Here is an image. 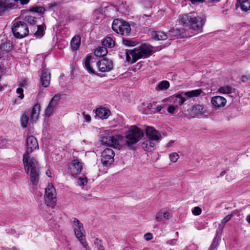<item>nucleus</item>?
<instances>
[{
  "instance_id": "7c9ffc66",
  "label": "nucleus",
  "mask_w": 250,
  "mask_h": 250,
  "mask_svg": "<svg viewBox=\"0 0 250 250\" xmlns=\"http://www.w3.org/2000/svg\"><path fill=\"white\" fill-rule=\"evenodd\" d=\"M107 53V50L106 47L101 46L97 48L94 52L96 56L101 57L105 56Z\"/></svg>"
},
{
  "instance_id": "8fccbe9b",
  "label": "nucleus",
  "mask_w": 250,
  "mask_h": 250,
  "mask_svg": "<svg viewBox=\"0 0 250 250\" xmlns=\"http://www.w3.org/2000/svg\"><path fill=\"white\" fill-rule=\"evenodd\" d=\"M19 1L21 5H25L29 2L30 0H16L17 5H19Z\"/></svg>"
},
{
  "instance_id": "c756f323",
  "label": "nucleus",
  "mask_w": 250,
  "mask_h": 250,
  "mask_svg": "<svg viewBox=\"0 0 250 250\" xmlns=\"http://www.w3.org/2000/svg\"><path fill=\"white\" fill-rule=\"evenodd\" d=\"M169 86V83L167 81L163 80L158 83L155 89L158 91H164L167 90Z\"/></svg>"
},
{
  "instance_id": "ddd939ff",
  "label": "nucleus",
  "mask_w": 250,
  "mask_h": 250,
  "mask_svg": "<svg viewBox=\"0 0 250 250\" xmlns=\"http://www.w3.org/2000/svg\"><path fill=\"white\" fill-rule=\"evenodd\" d=\"M96 64L99 70L102 72H109L113 68L112 61L107 59H104L99 61Z\"/></svg>"
},
{
  "instance_id": "f3484780",
  "label": "nucleus",
  "mask_w": 250,
  "mask_h": 250,
  "mask_svg": "<svg viewBox=\"0 0 250 250\" xmlns=\"http://www.w3.org/2000/svg\"><path fill=\"white\" fill-rule=\"evenodd\" d=\"M211 103L215 107H223L226 104L227 100L223 97L216 96L211 98Z\"/></svg>"
},
{
  "instance_id": "5701e85b",
  "label": "nucleus",
  "mask_w": 250,
  "mask_h": 250,
  "mask_svg": "<svg viewBox=\"0 0 250 250\" xmlns=\"http://www.w3.org/2000/svg\"><path fill=\"white\" fill-rule=\"evenodd\" d=\"M236 89L229 85H225L220 87L218 89V92L219 93L223 94H230L235 93Z\"/></svg>"
},
{
  "instance_id": "052dcab7",
  "label": "nucleus",
  "mask_w": 250,
  "mask_h": 250,
  "mask_svg": "<svg viewBox=\"0 0 250 250\" xmlns=\"http://www.w3.org/2000/svg\"><path fill=\"white\" fill-rule=\"evenodd\" d=\"M46 175L49 177H51L52 176H51V171L47 169L46 171V172H45Z\"/></svg>"
},
{
  "instance_id": "6e6d98bb",
  "label": "nucleus",
  "mask_w": 250,
  "mask_h": 250,
  "mask_svg": "<svg viewBox=\"0 0 250 250\" xmlns=\"http://www.w3.org/2000/svg\"><path fill=\"white\" fill-rule=\"evenodd\" d=\"M250 79V76H245V75H244L243 76H242V78H241V81L243 82H246L247 81H248Z\"/></svg>"
},
{
  "instance_id": "de8ad7c7",
  "label": "nucleus",
  "mask_w": 250,
  "mask_h": 250,
  "mask_svg": "<svg viewBox=\"0 0 250 250\" xmlns=\"http://www.w3.org/2000/svg\"><path fill=\"white\" fill-rule=\"evenodd\" d=\"M19 85L22 88H26L27 86V81L26 79L22 80L19 84Z\"/></svg>"
},
{
  "instance_id": "69168bd1",
  "label": "nucleus",
  "mask_w": 250,
  "mask_h": 250,
  "mask_svg": "<svg viewBox=\"0 0 250 250\" xmlns=\"http://www.w3.org/2000/svg\"><path fill=\"white\" fill-rule=\"evenodd\" d=\"M225 174H226V171H225V170L222 171L220 173V176H224Z\"/></svg>"
},
{
  "instance_id": "39448f33",
  "label": "nucleus",
  "mask_w": 250,
  "mask_h": 250,
  "mask_svg": "<svg viewBox=\"0 0 250 250\" xmlns=\"http://www.w3.org/2000/svg\"><path fill=\"white\" fill-rule=\"evenodd\" d=\"M144 133L139 127L132 125L126 132V144L130 146L137 143L143 136Z\"/></svg>"
},
{
  "instance_id": "20e7f679",
  "label": "nucleus",
  "mask_w": 250,
  "mask_h": 250,
  "mask_svg": "<svg viewBox=\"0 0 250 250\" xmlns=\"http://www.w3.org/2000/svg\"><path fill=\"white\" fill-rule=\"evenodd\" d=\"M112 29L117 34L125 36H128L131 30L130 25L128 22L119 19L113 20L112 24Z\"/></svg>"
},
{
  "instance_id": "7ed1b4c3",
  "label": "nucleus",
  "mask_w": 250,
  "mask_h": 250,
  "mask_svg": "<svg viewBox=\"0 0 250 250\" xmlns=\"http://www.w3.org/2000/svg\"><path fill=\"white\" fill-rule=\"evenodd\" d=\"M152 52V47L147 44H144L139 47L130 50L126 53V59L131 63H134L141 58H146L150 56Z\"/></svg>"
},
{
  "instance_id": "1a4fd4ad",
  "label": "nucleus",
  "mask_w": 250,
  "mask_h": 250,
  "mask_svg": "<svg viewBox=\"0 0 250 250\" xmlns=\"http://www.w3.org/2000/svg\"><path fill=\"white\" fill-rule=\"evenodd\" d=\"M16 0H0V16H3L6 13L18 7Z\"/></svg>"
},
{
  "instance_id": "9b49d317",
  "label": "nucleus",
  "mask_w": 250,
  "mask_h": 250,
  "mask_svg": "<svg viewBox=\"0 0 250 250\" xmlns=\"http://www.w3.org/2000/svg\"><path fill=\"white\" fill-rule=\"evenodd\" d=\"M60 99L61 95L59 94H55L52 98L44 110L45 117L49 118L51 116L54 111L57 108Z\"/></svg>"
},
{
  "instance_id": "b1692460",
  "label": "nucleus",
  "mask_w": 250,
  "mask_h": 250,
  "mask_svg": "<svg viewBox=\"0 0 250 250\" xmlns=\"http://www.w3.org/2000/svg\"><path fill=\"white\" fill-rule=\"evenodd\" d=\"M40 107V105L37 104L34 105L31 111H29V115H30L31 120L35 121L38 119Z\"/></svg>"
},
{
  "instance_id": "864d4df0",
  "label": "nucleus",
  "mask_w": 250,
  "mask_h": 250,
  "mask_svg": "<svg viewBox=\"0 0 250 250\" xmlns=\"http://www.w3.org/2000/svg\"><path fill=\"white\" fill-rule=\"evenodd\" d=\"M123 43L124 44L127 45V46H132V42L128 40H124L123 41Z\"/></svg>"
},
{
  "instance_id": "473e14b6",
  "label": "nucleus",
  "mask_w": 250,
  "mask_h": 250,
  "mask_svg": "<svg viewBox=\"0 0 250 250\" xmlns=\"http://www.w3.org/2000/svg\"><path fill=\"white\" fill-rule=\"evenodd\" d=\"M102 45L103 46L105 47H109L112 48L113 47L114 45V41L113 40V39L110 37H106L105 39H104L103 42H102Z\"/></svg>"
},
{
  "instance_id": "423d86ee",
  "label": "nucleus",
  "mask_w": 250,
  "mask_h": 250,
  "mask_svg": "<svg viewBox=\"0 0 250 250\" xmlns=\"http://www.w3.org/2000/svg\"><path fill=\"white\" fill-rule=\"evenodd\" d=\"M45 204L46 206L54 208L57 203V193L52 183H49L45 188L44 195Z\"/></svg>"
},
{
  "instance_id": "393cba45",
  "label": "nucleus",
  "mask_w": 250,
  "mask_h": 250,
  "mask_svg": "<svg viewBox=\"0 0 250 250\" xmlns=\"http://www.w3.org/2000/svg\"><path fill=\"white\" fill-rule=\"evenodd\" d=\"M151 36L153 39L157 41L165 40L167 38V36L166 33L161 31H152Z\"/></svg>"
},
{
  "instance_id": "e2e57ef3",
  "label": "nucleus",
  "mask_w": 250,
  "mask_h": 250,
  "mask_svg": "<svg viewBox=\"0 0 250 250\" xmlns=\"http://www.w3.org/2000/svg\"><path fill=\"white\" fill-rule=\"evenodd\" d=\"M150 16V15L144 14L141 17V18L142 19H145L146 17H149Z\"/></svg>"
},
{
  "instance_id": "e433bc0d",
  "label": "nucleus",
  "mask_w": 250,
  "mask_h": 250,
  "mask_svg": "<svg viewBox=\"0 0 250 250\" xmlns=\"http://www.w3.org/2000/svg\"><path fill=\"white\" fill-rule=\"evenodd\" d=\"M43 35V27L42 25H38V29L35 35L37 37H41Z\"/></svg>"
},
{
  "instance_id": "9d476101",
  "label": "nucleus",
  "mask_w": 250,
  "mask_h": 250,
  "mask_svg": "<svg viewBox=\"0 0 250 250\" xmlns=\"http://www.w3.org/2000/svg\"><path fill=\"white\" fill-rule=\"evenodd\" d=\"M115 153L111 148H106L101 153V162L104 167L111 165L114 161Z\"/></svg>"
},
{
  "instance_id": "f8f14e48",
  "label": "nucleus",
  "mask_w": 250,
  "mask_h": 250,
  "mask_svg": "<svg viewBox=\"0 0 250 250\" xmlns=\"http://www.w3.org/2000/svg\"><path fill=\"white\" fill-rule=\"evenodd\" d=\"M69 169L72 175H77L80 174L83 169V163L76 158L72 161L69 165Z\"/></svg>"
},
{
  "instance_id": "dca6fc26",
  "label": "nucleus",
  "mask_w": 250,
  "mask_h": 250,
  "mask_svg": "<svg viewBox=\"0 0 250 250\" xmlns=\"http://www.w3.org/2000/svg\"><path fill=\"white\" fill-rule=\"evenodd\" d=\"M146 134L147 138L151 141H157L160 137V134L154 127L147 126L146 128Z\"/></svg>"
},
{
  "instance_id": "4be33fe9",
  "label": "nucleus",
  "mask_w": 250,
  "mask_h": 250,
  "mask_svg": "<svg viewBox=\"0 0 250 250\" xmlns=\"http://www.w3.org/2000/svg\"><path fill=\"white\" fill-rule=\"evenodd\" d=\"M182 93L184 94V96H185L186 99H188L193 97H198L201 95L202 93H204V92L202 89H198L188 91Z\"/></svg>"
},
{
  "instance_id": "ea45409f",
  "label": "nucleus",
  "mask_w": 250,
  "mask_h": 250,
  "mask_svg": "<svg viewBox=\"0 0 250 250\" xmlns=\"http://www.w3.org/2000/svg\"><path fill=\"white\" fill-rule=\"evenodd\" d=\"M169 157L171 162L175 163L178 160L179 155L177 153H172L169 154Z\"/></svg>"
},
{
  "instance_id": "a211bd4d",
  "label": "nucleus",
  "mask_w": 250,
  "mask_h": 250,
  "mask_svg": "<svg viewBox=\"0 0 250 250\" xmlns=\"http://www.w3.org/2000/svg\"><path fill=\"white\" fill-rule=\"evenodd\" d=\"M41 79L42 84L44 87L49 86L50 81V73L48 69H44L42 70Z\"/></svg>"
},
{
  "instance_id": "bf43d9fd",
  "label": "nucleus",
  "mask_w": 250,
  "mask_h": 250,
  "mask_svg": "<svg viewBox=\"0 0 250 250\" xmlns=\"http://www.w3.org/2000/svg\"><path fill=\"white\" fill-rule=\"evenodd\" d=\"M163 108V106L161 105H158L156 107V111L157 112H160V111Z\"/></svg>"
},
{
  "instance_id": "13d9d810",
  "label": "nucleus",
  "mask_w": 250,
  "mask_h": 250,
  "mask_svg": "<svg viewBox=\"0 0 250 250\" xmlns=\"http://www.w3.org/2000/svg\"><path fill=\"white\" fill-rule=\"evenodd\" d=\"M84 118L85 121L88 122L91 120V117L89 115H84L83 113Z\"/></svg>"
},
{
  "instance_id": "49530a36",
  "label": "nucleus",
  "mask_w": 250,
  "mask_h": 250,
  "mask_svg": "<svg viewBox=\"0 0 250 250\" xmlns=\"http://www.w3.org/2000/svg\"><path fill=\"white\" fill-rule=\"evenodd\" d=\"M163 215L161 212H158L156 215V220L158 222H161L163 221Z\"/></svg>"
},
{
  "instance_id": "6ab92c4d",
  "label": "nucleus",
  "mask_w": 250,
  "mask_h": 250,
  "mask_svg": "<svg viewBox=\"0 0 250 250\" xmlns=\"http://www.w3.org/2000/svg\"><path fill=\"white\" fill-rule=\"evenodd\" d=\"M191 112L194 116H202L207 112L204 106L201 104L193 105L191 109Z\"/></svg>"
},
{
  "instance_id": "cd10ccee",
  "label": "nucleus",
  "mask_w": 250,
  "mask_h": 250,
  "mask_svg": "<svg viewBox=\"0 0 250 250\" xmlns=\"http://www.w3.org/2000/svg\"><path fill=\"white\" fill-rule=\"evenodd\" d=\"M153 141L148 139V140L143 142L141 144V146L145 150L151 151L153 150L155 146Z\"/></svg>"
},
{
  "instance_id": "c03bdc74",
  "label": "nucleus",
  "mask_w": 250,
  "mask_h": 250,
  "mask_svg": "<svg viewBox=\"0 0 250 250\" xmlns=\"http://www.w3.org/2000/svg\"><path fill=\"white\" fill-rule=\"evenodd\" d=\"M16 92L19 94V98L21 99H22L24 98L23 90L21 87H19L16 89Z\"/></svg>"
},
{
  "instance_id": "338daca9",
  "label": "nucleus",
  "mask_w": 250,
  "mask_h": 250,
  "mask_svg": "<svg viewBox=\"0 0 250 250\" xmlns=\"http://www.w3.org/2000/svg\"><path fill=\"white\" fill-rule=\"evenodd\" d=\"M209 2H214L219 1L220 0H208Z\"/></svg>"
},
{
  "instance_id": "3c124183",
  "label": "nucleus",
  "mask_w": 250,
  "mask_h": 250,
  "mask_svg": "<svg viewBox=\"0 0 250 250\" xmlns=\"http://www.w3.org/2000/svg\"><path fill=\"white\" fill-rule=\"evenodd\" d=\"M177 241V239H173L172 240H169V241H167V244H168V245H170L173 246V245H176Z\"/></svg>"
},
{
  "instance_id": "2eb2a0df",
  "label": "nucleus",
  "mask_w": 250,
  "mask_h": 250,
  "mask_svg": "<svg viewBox=\"0 0 250 250\" xmlns=\"http://www.w3.org/2000/svg\"><path fill=\"white\" fill-rule=\"evenodd\" d=\"M73 223L76 237L80 238L84 236L85 230L84 229L83 224L76 218H74Z\"/></svg>"
},
{
  "instance_id": "aec40b11",
  "label": "nucleus",
  "mask_w": 250,
  "mask_h": 250,
  "mask_svg": "<svg viewBox=\"0 0 250 250\" xmlns=\"http://www.w3.org/2000/svg\"><path fill=\"white\" fill-rule=\"evenodd\" d=\"M236 6L240 7L241 11L247 12L250 10V0H237Z\"/></svg>"
},
{
  "instance_id": "bb28decb",
  "label": "nucleus",
  "mask_w": 250,
  "mask_h": 250,
  "mask_svg": "<svg viewBox=\"0 0 250 250\" xmlns=\"http://www.w3.org/2000/svg\"><path fill=\"white\" fill-rule=\"evenodd\" d=\"M91 57L90 56H86V57L83 59V65L85 69L89 73L94 74V71L90 65V63L92 62H91Z\"/></svg>"
},
{
  "instance_id": "4d7b16f0",
  "label": "nucleus",
  "mask_w": 250,
  "mask_h": 250,
  "mask_svg": "<svg viewBox=\"0 0 250 250\" xmlns=\"http://www.w3.org/2000/svg\"><path fill=\"white\" fill-rule=\"evenodd\" d=\"M163 215V218L165 219H168L169 217V213L167 211L164 212Z\"/></svg>"
},
{
  "instance_id": "c85d7f7f",
  "label": "nucleus",
  "mask_w": 250,
  "mask_h": 250,
  "mask_svg": "<svg viewBox=\"0 0 250 250\" xmlns=\"http://www.w3.org/2000/svg\"><path fill=\"white\" fill-rule=\"evenodd\" d=\"M81 44V37L75 35L71 40V45L73 50H77L79 48Z\"/></svg>"
},
{
  "instance_id": "72a5a7b5",
  "label": "nucleus",
  "mask_w": 250,
  "mask_h": 250,
  "mask_svg": "<svg viewBox=\"0 0 250 250\" xmlns=\"http://www.w3.org/2000/svg\"><path fill=\"white\" fill-rule=\"evenodd\" d=\"M219 231H217L216 235L214 238L212 243L209 248V250H215L218 246V242L220 237L218 236Z\"/></svg>"
},
{
  "instance_id": "a19ab883",
  "label": "nucleus",
  "mask_w": 250,
  "mask_h": 250,
  "mask_svg": "<svg viewBox=\"0 0 250 250\" xmlns=\"http://www.w3.org/2000/svg\"><path fill=\"white\" fill-rule=\"evenodd\" d=\"M32 11L34 12L40 13V14H43L44 12L45 9L42 6H37L35 7H34L32 9Z\"/></svg>"
},
{
  "instance_id": "680f3d73",
  "label": "nucleus",
  "mask_w": 250,
  "mask_h": 250,
  "mask_svg": "<svg viewBox=\"0 0 250 250\" xmlns=\"http://www.w3.org/2000/svg\"><path fill=\"white\" fill-rule=\"evenodd\" d=\"M246 219V221L250 224V214L247 216Z\"/></svg>"
},
{
  "instance_id": "412c9836",
  "label": "nucleus",
  "mask_w": 250,
  "mask_h": 250,
  "mask_svg": "<svg viewBox=\"0 0 250 250\" xmlns=\"http://www.w3.org/2000/svg\"><path fill=\"white\" fill-rule=\"evenodd\" d=\"M96 114L99 118L102 119H105L110 115V111L104 107H102L96 109Z\"/></svg>"
},
{
  "instance_id": "09e8293b",
  "label": "nucleus",
  "mask_w": 250,
  "mask_h": 250,
  "mask_svg": "<svg viewBox=\"0 0 250 250\" xmlns=\"http://www.w3.org/2000/svg\"><path fill=\"white\" fill-rule=\"evenodd\" d=\"M144 238L147 241L150 240L152 239V235L150 233H147L145 234Z\"/></svg>"
},
{
  "instance_id": "f03ea898",
  "label": "nucleus",
  "mask_w": 250,
  "mask_h": 250,
  "mask_svg": "<svg viewBox=\"0 0 250 250\" xmlns=\"http://www.w3.org/2000/svg\"><path fill=\"white\" fill-rule=\"evenodd\" d=\"M25 172L30 176L32 185L36 186L39 183L40 168L37 160L29 155L24 154L22 159Z\"/></svg>"
},
{
  "instance_id": "f257e3e1",
  "label": "nucleus",
  "mask_w": 250,
  "mask_h": 250,
  "mask_svg": "<svg viewBox=\"0 0 250 250\" xmlns=\"http://www.w3.org/2000/svg\"><path fill=\"white\" fill-rule=\"evenodd\" d=\"M206 21L204 15L195 12L182 14L178 18L179 24L199 32L202 31Z\"/></svg>"
},
{
  "instance_id": "f704fd0d",
  "label": "nucleus",
  "mask_w": 250,
  "mask_h": 250,
  "mask_svg": "<svg viewBox=\"0 0 250 250\" xmlns=\"http://www.w3.org/2000/svg\"><path fill=\"white\" fill-rule=\"evenodd\" d=\"M94 245L96 246L98 250H104L103 246L102 241L98 238L95 239L94 241Z\"/></svg>"
},
{
  "instance_id": "6e6552de",
  "label": "nucleus",
  "mask_w": 250,
  "mask_h": 250,
  "mask_svg": "<svg viewBox=\"0 0 250 250\" xmlns=\"http://www.w3.org/2000/svg\"><path fill=\"white\" fill-rule=\"evenodd\" d=\"M123 137L121 135L106 136L103 137L101 140V143L120 149L122 147L121 142Z\"/></svg>"
},
{
  "instance_id": "2f4dec72",
  "label": "nucleus",
  "mask_w": 250,
  "mask_h": 250,
  "mask_svg": "<svg viewBox=\"0 0 250 250\" xmlns=\"http://www.w3.org/2000/svg\"><path fill=\"white\" fill-rule=\"evenodd\" d=\"M29 110L25 111L21 119V125L23 127H26L27 126L28 122V115H29Z\"/></svg>"
},
{
  "instance_id": "4c0bfd02",
  "label": "nucleus",
  "mask_w": 250,
  "mask_h": 250,
  "mask_svg": "<svg viewBox=\"0 0 250 250\" xmlns=\"http://www.w3.org/2000/svg\"><path fill=\"white\" fill-rule=\"evenodd\" d=\"M85 236H82L80 238L77 237V238L80 242L81 244L83 245V246L86 249V250H89V248L88 246V245L86 243L85 239L84 238Z\"/></svg>"
},
{
  "instance_id": "a878e982",
  "label": "nucleus",
  "mask_w": 250,
  "mask_h": 250,
  "mask_svg": "<svg viewBox=\"0 0 250 250\" xmlns=\"http://www.w3.org/2000/svg\"><path fill=\"white\" fill-rule=\"evenodd\" d=\"M185 96L182 95L180 93H176L172 97V102L174 104L181 105L186 100Z\"/></svg>"
},
{
  "instance_id": "c9c22d12",
  "label": "nucleus",
  "mask_w": 250,
  "mask_h": 250,
  "mask_svg": "<svg viewBox=\"0 0 250 250\" xmlns=\"http://www.w3.org/2000/svg\"><path fill=\"white\" fill-rule=\"evenodd\" d=\"M87 183V179L86 177H80L77 181V184L79 186L83 187L85 186Z\"/></svg>"
},
{
  "instance_id": "a18cd8bd",
  "label": "nucleus",
  "mask_w": 250,
  "mask_h": 250,
  "mask_svg": "<svg viewBox=\"0 0 250 250\" xmlns=\"http://www.w3.org/2000/svg\"><path fill=\"white\" fill-rule=\"evenodd\" d=\"M167 112L170 114H173L176 112V107L172 105H170L167 107Z\"/></svg>"
},
{
  "instance_id": "37998d69",
  "label": "nucleus",
  "mask_w": 250,
  "mask_h": 250,
  "mask_svg": "<svg viewBox=\"0 0 250 250\" xmlns=\"http://www.w3.org/2000/svg\"><path fill=\"white\" fill-rule=\"evenodd\" d=\"M232 217V214H228L222 220L221 223L222 225H223V227H224L225 224L227 222H228L230 220Z\"/></svg>"
},
{
  "instance_id": "79ce46f5",
  "label": "nucleus",
  "mask_w": 250,
  "mask_h": 250,
  "mask_svg": "<svg viewBox=\"0 0 250 250\" xmlns=\"http://www.w3.org/2000/svg\"><path fill=\"white\" fill-rule=\"evenodd\" d=\"M202 212L201 208L199 207H195L192 209V213L194 215H199Z\"/></svg>"
},
{
  "instance_id": "0e129e2a",
  "label": "nucleus",
  "mask_w": 250,
  "mask_h": 250,
  "mask_svg": "<svg viewBox=\"0 0 250 250\" xmlns=\"http://www.w3.org/2000/svg\"><path fill=\"white\" fill-rule=\"evenodd\" d=\"M203 0H191V2L192 3L196 2H203Z\"/></svg>"
},
{
  "instance_id": "5fc2aeb1",
  "label": "nucleus",
  "mask_w": 250,
  "mask_h": 250,
  "mask_svg": "<svg viewBox=\"0 0 250 250\" xmlns=\"http://www.w3.org/2000/svg\"><path fill=\"white\" fill-rule=\"evenodd\" d=\"M3 46L4 47L5 46H6V47H8V48L6 49V51H9L11 49H12V46L10 43H5L3 44Z\"/></svg>"
},
{
  "instance_id": "58836bf2",
  "label": "nucleus",
  "mask_w": 250,
  "mask_h": 250,
  "mask_svg": "<svg viewBox=\"0 0 250 250\" xmlns=\"http://www.w3.org/2000/svg\"><path fill=\"white\" fill-rule=\"evenodd\" d=\"M26 21L31 25H34L36 22V18L32 16L25 17Z\"/></svg>"
},
{
  "instance_id": "4468645a",
  "label": "nucleus",
  "mask_w": 250,
  "mask_h": 250,
  "mask_svg": "<svg viewBox=\"0 0 250 250\" xmlns=\"http://www.w3.org/2000/svg\"><path fill=\"white\" fill-rule=\"evenodd\" d=\"M38 148L39 145L36 138L33 136H28L26 139V151L25 154L29 155Z\"/></svg>"
},
{
  "instance_id": "774afa93",
  "label": "nucleus",
  "mask_w": 250,
  "mask_h": 250,
  "mask_svg": "<svg viewBox=\"0 0 250 250\" xmlns=\"http://www.w3.org/2000/svg\"><path fill=\"white\" fill-rule=\"evenodd\" d=\"M124 250H129V249L127 248H126L125 249H124Z\"/></svg>"
},
{
  "instance_id": "603ef678",
  "label": "nucleus",
  "mask_w": 250,
  "mask_h": 250,
  "mask_svg": "<svg viewBox=\"0 0 250 250\" xmlns=\"http://www.w3.org/2000/svg\"><path fill=\"white\" fill-rule=\"evenodd\" d=\"M57 5V4L55 2H52L50 3H49L47 5V8L49 9H53L55 7H56Z\"/></svg>"
},
{
  "instance_id": "0eeeda50",
  "label": "nucleus",
  "mask_w": 250,
  "mask_h": 250,
  "mask_svg": "<svg viewBox=\"0 0 250 250\" xmlns=\"http://www.w3.org/2000/svg\"><path fill=\"white\" fill-rule=\"evenodd\" d=\"M11 29L14 37L17 39L23 38L29 34L27 24L21 21L14 22Z\"/></svg>"
}]
</instances>
